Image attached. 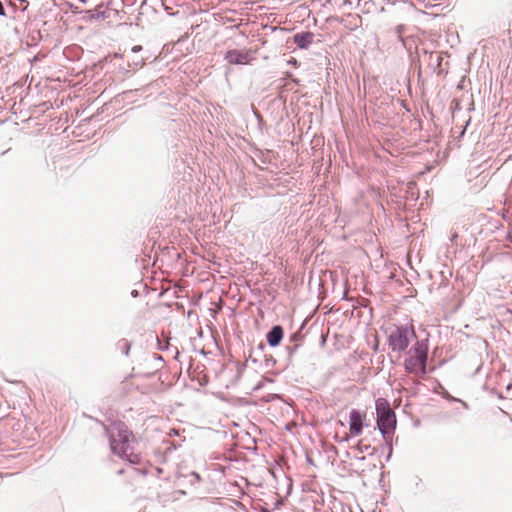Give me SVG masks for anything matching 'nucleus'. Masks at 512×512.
<instances>
[{
	"label": "nucleus",
	"instance_id": "obj_31",
	"mask_svg": "<svg viewBox=\"0 0 512 512\" xmlns=\"http://www.w3.org/2000/svg\"><path fill=\"white\" fill-rule=\"evenodd\" d=\"M262 388V382H259L255 387L254 390L257 391Z\"/></svg>",
	"mask_w": 512,
	"mask_h": 512
},
{
	"label": "nucleus",
	"instance_id": "obj_6",
	"mask_svg": "<svg viewBox=\"0 0 512 512\" xmlns=\"http://www.w3.org/2000/svg\"><path fill=\"white\" fill-rule=\"evenodd\" d=\"M224 60L232 65H243L250 63L252 57L247 50L231 49L225 53Z\"/></svg>",
	"mask_w": 512,
	"mask_h": 512
},
{
	"label": "nucleus",
	"instance_id": "obj_5",
	"mask_svg": "<svg viewBox=\"0 0 512 512\" xmlns=\"http://www.w3.org/2000/svg\"><path fill=\"white\" fill-rule=\"evenodd\" d=\"M427 365L428 362L412 357L411 355H406L403 362L405 371L418 377H424L428 374Z\"/></svg>",
	"mask_w": 512,
	"mask_h": 512
},
{
	"label": "nucleus",
	"instance_id": "obj_11",
	"mask_svg": "<svg viewBox=\"0 0 512 512\" xmlns=\"http://www.w3.org/2000/svg\"><path fill=\"white\" fill-rule=\"evenodd\" d=\"M314 36L311 31H302L295 33L292 39L299 49H307L313 43Z\"/></svg>",
	"mask_w": 512,
	"mask_h": 512
},
{
	"label": "nucleus",
	"instance_id": "obj_29",
	"mask_svg": "<svg viewBox=\"0 0 512 512\" xmlns=\"http://www.w3.org/2000/svg\"><path fill=\"white\" fill-rule=\"evenodd\" d=\"M138 295H139V292L137 290L134 289V290L131 291V296L133 298H136Z\"/></svg>",
	"mask_w": 512,
	"mask_h": 512
},
{
	"label": "nucleus",
	"instance_id": "obj_19",
	"mask_svg": "<svg viewBox=\"0 0 512 512\" xmlns=\"http://www.w3.org/2000/svg\"><path fill=\"white\" fill-rule=\"evenodd\" d=\"M370 448H371V445H370V444H365V443H363L362 441H360V442L355 446V449H356L359 453L366 452V451H368Z\"/></svg>",
	"mask_w": 512,
	"mask_h": 512
},
{
	"label": "nucleus",
	"instance_id": "obj_14",
	"mask_svg": "<svg viewBox=\"0 0 512 512\" xmlns=\"http://www.w3.org/2000/svg\"><path fill=\"white\" fill-rule=\"evenodd\" d=\"M305 324H306V322L304 321L301 324L300 328L297 331L293 332L289 336L288 342L295 343V344H298V345H301V346L303 345L304 335H303L302 331H303V329L305 327Z\"/></svg>",
	"mask_w": 512,
	"mask_h": 512
},
{
	"label": "nucleus",
	"instance_id": "obj_30",
	"mask_svg": "<svg viewBox=\"0 0 512 512\" xmlns=\"http://www.w3.org/2000/svg\"><path fill=\"white\" fill-rule=\"evenodd\" d=\"M282 504V501L281 500H277L274 504V509H278L279 506Z\"/></svg>",
	"mask_w": 512,
	"mask_h": 512
},
{
	"label": "nucleus",
	"instance_id": "obj_20",
	"mask_svg": "<svg viewBox=\"0 0 512 512\" xmlns=\"http://www.w3.org/2000/svg\"><path fill=\"white\" fill-rule=\"evenodd\" d=\"M340 23H342L346 28L350 30H354L358 27V24L356 22H348L346 23L344 19L340 20Z\"/></svg>",
	"mask_w": 512,
	"mask_h": 512
},
{
	"label": "nucleus",
	"instance_id": "obj_26",
	"mask_svg": "<svg viewBox=\"0 0 512 512\" xmlns=\"http://www.w3.org/2000/svg\"><path fill=\"white\" fill-rule=\"evenodd\" d=\"M457 238H458V233H457V232H454V233H452V234H451V236H450V241H451L452 243H454V242L457 240Z\"/></svg>",
	"mask_w": 512,
	"mask_h": 512
},
{
	"label": "nucleus",
	"instance_id": "obj_18",
	"mask_svg": "<svg viewBox=\"0 0 512 512\" xmlns=\"http://www.w3.org/2000/svg\"><path fill=\"white\" fill-rule=\"evenodd\" d=\"M263 360L266 369H271L276 364V359L272 355L263 354Z\"/></svg>",
	"mask_w": 512,
	"mask_h": 512
},
{
	"label": "nucleus",
	"instance_id": "obj_10",
	"mask_svg": "<svg viewBox=\"0 0 512 512\" xmlns=\"http://www.w3.org/2000/svg\"><path fill=\"white\" fill-rule=\"evenodd\" d=\"M349 429L353 436H358L363 431V416L357 409H352L349 412Z\"/></svg>",
	"mask_w": 512,
	"mask_h": 512
},
{
	"label": "nucleus",
	"instance_id": "obj_34",
	"mask_svg": "<svg viewBox=\"0 0 512 512\" xmlns=\"http://www.w3.org/2000/svg\"><path fill=\"white\" fill-rule=\"evenodd\" d=\"M356 458H357V459H359V460H361V461L365 460V456H362V457H356Z\"/></svg>",
	"mask_w": 512,
	"mask_h": 512
},
{
	"label": "nucleus",
	"instance_id": "obj_16",
	"mask_svg": "<svg viewBox=\"0 0 512 512\" xmlns=\"http://www.w3.org/2000/svg\"><path fill=\"white\" fill-rule=\"evenodd\" d=\"M300 347H301V345H298L295 343H290V342H288V344L285 346V351L287 354V360H288L289 364L292 362L293 356L295 355V353L298 351V349Z\"/></svg>",
	"mask_w": 512,
	"mask_h": 512
},
{
	"label": "nucleus",
	"instance_id": "obj_28",
	"mask_svg": "<svg viewBox=\"0 0 512 512\" xmlns=\"http://www.w3.org/2000/svg\"><path fill=\"white\" fill-rule=\"evenodd\" d=\"M422 483V479L419 476H415V485L418 487Z\"/></svg>",
	"mask_w": 512,
	"mask_h": 512
},
{
	"label": "nucleus",
	"instance_id": "obj_35",
	"mask_svg": "<svg viewBox=\"0 0 512 512\" xmlns=\"http://www.w3.org/2000/svg\"><path fill=\"white\" fill-rule=\"evenodd\" d=\"M123 473H124V470H123V469H121V470H119V471H118V474H123Z\"/></svg>",
	"mask_w": 512,
	"mask_h": 512
},
{
	"label": "nucleus",
	"instance_id": "obj_12",
	"mask_svg": "<svg viewBox=\"0 0 512 512\" xmlns=\"http://www.w3.org/2000/svg\"><path fill=\"white\" fill-rule=\"evenodd\" d=\"M265 350L266 344L264 342H260L255 348L250 349V353L246 361H251L255 364L261 362V358H263Z\"/></svg>",
	"mask_w": 512,
	"mask_h": 512
},
{
	"label": "nucleus",
	"instance_id": "obj_9",
	"mask_svg": "<svg viewBox=\"0 0 512 512\" xmlns=\"http://www.w3.org/2000/svg\"><path fill=\"white\" fill-rule=\"evenodd\" d=\"M266 342L271 348L278 347L284 338V328L279 325H273L265 335Z\"/></svg>",
	"mask_w": 512,
	"mask_h": 512
},
{
	"label": "nucleus",
	"instance_id": "obj_13",
	"mask_svg": "<svg viewBox=\"0 0 512 512\" xmlns=\"http://www.w3.org/2000/svg\"><path fill=\"white\" fill-rule=\"evenodd\" d=\"M104 7V3H100L97 6L96 10H86L85 13L87 15V20L93 21V20H103L106 19L108 16L105 11H100Z\"/></svg>",
	"mask_w": 512,
	"mask_h": 512
},
{
	"label": "nucleus",
	"instance_id": "obj_27",
	"mask_svg": "<svg viewBox=\"0 0 512 512\" xmlns=\"http://www.w3.org/2000/svg\"><path fill=\"white\" fill-rule=\"evenodd\" d=\"M256 116H257V119L259 121V126H262L263 124V117L259 114V113H256Z\"/></svg>",
	"mask_w": 512,
	"mask_h": 512
},
{
	"label": "nucleus",
	"instance_id": "obj_32",
	"mask_svg": "<svg viewBox=\"0 0 512 512\" xmlns=\"http://www.w3.org/2000/svg\"><path fill=\"white\" fill-rule=\"evenodd\" d=\"M192 475L194 476V479H196L197 481L200 480V475L196 472H193Z\"/></svg>",
	"mask_w": 512,
	"mask_h": 512
},
{
	"label": "nucleus",
	"instance_id": "obj_22",
	"mask_svg": "<svg viewBox=\"0 0 512 512\" xmlns=\"http://www.w3.org/2000/svg\"><path fill=\"white\" fill-rule=\"evenodd\" d=\"M397 103L400 104L401 107H403L407 112H410V108L407 106L406 102L404 100L397 98Z\"/></svg>",
	"mask_w": 512,
	"mask_h": 512
},
{
	"label": "nucleus",
	"instance_id": "obj_4",
	"mask_svg": "<svg viewBox=\"0 0 512 512\" xmlns=\"http://www.w3.org/2000/svg\"><path fill=\"white\" fill-rule=\"evenodd\" d=\"M409 28L404 24H399L394 27H388L382 30V47L389 50H397L399 47L408 49V39L410 36L407 35Z\"/></svg>",
	"mask_w": 512,
	"mask_h": 512
},
{
	"label": "nucleus",
	"instance_id": "obj_8",
	"mask_svg": "<svg viewBox=\"0 0 512 512\" xmlns=\"http://www.w3.org/2000/svg\"><path fill=\"white\" fill-rule=\"evenodd\" d=\"M423 53L425 56H427V64L430 70L434 73H437L440 75L444 72V69L442 68V63L444 60L443 53L441 52H428L427 50H423Z\"/></svg>",
	"mask_w": 512,
	"mask_h": 512
},
{
	"label": "nucleus",
	"instance_id": "obj_15",
	"mask_svg": "<svg viewBox=\"0 0 512 512\" xmlns=\"http://www.w3.org/2000/svg\"><path fill=\"white\" fill-rule=\"evenodd\" d=\"M131 346L132 343L125 338L119 339L115 344L116 350L120 351L125 356H129Z\"/></svg>",
	"mask_w": 512,
	"mask_h": 512
},
{
	"label": "nucleus",
	"instance_id": "obj_24",
	"mask_svg": "<svg viewBox=\"0 0 512 512\" xmlns=\"http://www.w3.org/2000/svg\"><path fill=\"white\" fill-rule=\"evenodd\" d=\"M162 6L164 7V10H165L169 15H175V13H173V12L171 11V7L167 6V5L165 4V2H164V1H162Z\"/></svg>",
	"mask_w": 512,
	"mask_h": 512
},
{
	"label": "nucleus",
	"instance_id": "obj_25",
	"mask_svg": "<svg viewBox=\"0 0 512 512\" xmlns=\"http://www.w3.org/2000/svg\"><path fill=\"white\" fill-rule=\"evenodd\" d=\"M141 50H142V46L141 45H135V46L132 47L131 52L137 53V52H139Z\"/></svg>",
	"mask_w": 512,
	"mask_h": 512
},
{
	"label": "nucleus",
	"instance_id": "obj_7",
	"mask_svg": "<svg viewBox=\"0 0 512 512\" xmlns=\"http://www.w3.org/2000/svg\"><path fill=\"white\" fill-rule=\"evenodd\" d=\"M406 355H411L412 357L418 358L420 360L428 362V339H416V342L414 345L409 349L406 350Z\"/></svg>",
	"mask_w": 512,
	"mask_h": 512
},
{
	"label": "nucleus",
	"instance_id": "obj_2",
	"mask_svg": "<svg viewBox=\"0 0 512 512\" xmlns=\"http://www.w3.org/2000/svg\"><path fill=\"white\" fill-rule=\"evenodd\" d=\"M376 424L380 431L384 444L383 449H387L386 461H389L393 453L392 438L396 429V414L391 409L390 403L385 398H378L375 401Z\"/></svg>",
	"mask_w": 512,
	"mask_h": 512
},
{
	"label": "nucleus",
	"instance_id": "obj_36",
	"mask_svg": "<svg viewBox=\"0 0 512 512\" xmlns=\"http://www.w3.org/2000/svg\"><path fill=\"white\" fill-rule=\"evenodd\" d=\"M79 1L82 2V3H86V0H79Z\"/></svg>",
	"mask_w": 512,
	"mask_h": 512
},
{
	"label": "nucleus",
	"instance_id": "obj_21",
	"mask_svg": "<svg viewBox=\"0 0 512 512\" xmlns=\"http://www.w3.org/2000/svg\"><path fill=\"white\" fill-rule=\"evenodd\" d=\"M144 63H145L144 58H138V57H136V58H134V59L132 60V64H133L135 67H137V68H138V67H142V66L144 65Z\"/></svg>",
	"mask_w": 512,
	"mask_h": 512
},
{
	"label": "nucleus",
	"instance_id": "obj_17",
	"mask_svg": "<svg viewBox=\"0 0 512 512\" xmlns=\"http://www.w3.org/2000/svg\"><path fill=\"white\" fill-rule=\"evenodd\" d=\"M442 397L448 401L459 402L465 409H469V405L467 404V402L452 396L447 390H444L442 392Z\"/></svg>",
	"mask_w": 512,
	"mask_h": 512
},
{
	"label": "nucleus",
	"instance_id": "obj_1",
	"mask_svg": "<svg viewBox=\"0 0 512 512\" xmlns=\"http://www.w3.org/2000/svg\"><path fill=\"white\" fill-rule=\"evenodd\" d=\"M110 448L113 454L132 465L142 463V456L132 451L130 442L135 439L134 434L121 421L115 422L110 428H106Z\"/></svg>",
	"mask_w": 512,
	"mask_h": 512
},
{
	"label": "nucleus",
	"instance_id": "obj_3",
	"mask_svg": "<svg viewBox=\"0 0 512 512\" xmlns=\"http://www.w3.org/2000/svg\"><path fill=\"white\" fill-rule=\"evenodd\" d=\"M417 339V334L412 324L394 325L387 336V344L392 352H405L411 341Z\"/></svg>",
	"mask_w": 512,
	"mask_h": 512
},
{
	"label": "nucleus",
	"instance_id": "obj_23",
	"mask_svg": "<svg viewBox=\"0 0 512 512\" xmlns=\"http://www.w3.org/2000/svg\"><path fill=\"white\" fill-rule=\"evenodd\" d=\"M151 356H152V358L155 361H158V362H163L164 361L163 357L160 354L153 353Z\"/></svg>",
	"mask_w": 512,
	"mask_h": 512
},
{
	"label": "nucleus",
	"instance_id": "obj_33",
	"mask_svg": "<svg viewBox=\"0 0 512 512\" xmlns=\"http://www.w3.org/2000/svg\"><path fill=\"white\" fill-rule=\"evenodd\" d=\"M258 512H271V511L266 507H261Z\"/></svg>",
	"mask_w": 512,
	"mask_h": 512
}]
</instances>
